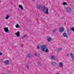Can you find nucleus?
<instances>
[{
	"label": "nucleus",
	"mask_w": 74,
	"mask_h": 74,
	"mask_svg": "<svg viewBox=\"0 0 74 74\" xmlns=\"http://www.w3.org/2000/svg\"><path fill=\"white\" fill-rule=\"evenodd\" d=\"M37 48L38 49H40V45H38L37 46Z\"/></svg>",
	"instance_id": "obj_26"
},
{
	"label": "nucleus",
	"mask_w": 74,
	"mask_h": 74,
	"mask_svg": "<svg viewBox=\"0 0 74 74\" xmlns=\"http://www.w3.org/2000/svg\"><path fill=\"white\" fill-rule=\"evenodd\" d=\"M36 8L38 10H39L40 11H42V9H43V8H42V7H41V5H37L36 7Z\"/></svg>",
	"instance_id": "obj_3"
},
{
	"label": "nucleus",
	"mask_w": 74,
	"mask_h": 74,
	"mask_svg": "<svg viewBox=\"0 0 74 74\" xmlns=\"http://www.w3.org/2000/svg\"><path fill=\"white\" fill-rule=\"evenodd\" d=\"M64 18V16H62V18H61V19H62V18Z\"/></svg>",
	"instance_id": "obj_32"
},
{
	"label": "nucleus",
	"mask_w": 74,
	"mask_h": 74,
	"mask_svg": "<svg viewBox=\"0 0 74 74\" xmlns=\"http://www.w3.org/2000/svg\"><path fill=\"white\" fill-rule=\"evenodd\" d=\"M71 30L74 32V28H71L70 29Z\"/></svg>",
	"instance_id": "obj_23"
},
{
	"label": "nucleus",
	"mask_w": 74,
	"mask_h": 74,
	"mask_svg": "<svg viewBox=\"0 0 74 74\" xmlns=\"http://www.w3.org/2000/svg\"><path fill=\"white\" fill-rule=\"evenodd\" d=\"M25 67H26L28 69H29V66L27 64H26V66H25Z\"/></svg>",
	"instance_id": "obj_25"
},
{
	"label": "nucleus",
	"mask_w": 74,
	"mask_h": 74,
	"mask_svg": "<svg viewBox=\"0 0 74 74\" xmlns=\"http://www.w3.org/2000/svg\"><path fill=\"white\" fill-rule=\"evenodd\" d=\"M2 55H3V53L0 52V56Z\"/></svg>",
	"instance_id": "obj_28"
},
{
	"label": "nucleus",
	"mask_w": 74,
	"mask_h": 74,
	"mask_svg": "<svg viewBox=\"0 0 74 74\" xmlns=\"http://www.w3.org/2000/svg\"><path fill=\"white\" fill-rule=\"evenodd\" d=\"M59 64L60 66V67H63V64H62V63L61 62H60L59 63Z\"/></svg>",
	"instance_id": "obj_14"
},
{
	"label": "nucleus",
	"mask_w": 74,
	"mask_h": 74,
	"mask_svg": "<svg viewBox=\"0 0 74 74\" xmlns=\"http://www.w3.org/2000/svg\"><path fill=\"white\" fill-rule=\"evenodd\" d=\"M61 28H63V27H61Z\"/></svg>",
	"instance_id": "obj_35"
},
{
	"label": "nucleus",
	"mask_w": 74,
	"mask_h": 74,
	"mask_svg": "<svg viewBox=\"0 0 74 74\" xmlns=\"http://www.w3.org/2000/svg\"><path fill=\"white\" fill-rule=\"evenodd\" d=\"M70 56H71V58H72V59L73 60H74V55H73V53H70Z\"/></svg>",
	"instance_id": "obj_11"
},
{
	"label": "nucleus",
	"mask_w": 74,
	"mask_h": 74,
	"mask_svg": "<svg viewBox=\"0 0 74 74\" xmlns=\"http://www.w3.org/2000/svg\"><path fill=\"white\" fill-rule=\"evenodd\" d=\"M27 36V35L25 34L23 36L22 38V39H23V38H25V37H26V36Z\"/></svg>",
	"instance_id": "obj_22"
},
{
	"label": "nucleus",
	"mask_w": 74,
	"mask_h": 74,
	"mask_svg": "<svg viewBox=\"0 0 74 74\" xmlns=\"http://www.w3.org/2000/svg\"><path fill=\"white\" fill-rule=\"evenodd\" d=\"M4 28H8V27H4Z\"/></svg>",
	"instance_id": "obj_34"
},
{
	"label": "nucleus",
	"mask_w": 74,
	"mask_h": 74,
	"mask_svg": "<svg viewBox=\"0 0 74 74\" xmlns=\"http://www.w3.org/2000/svg\"><path fill=\"white\" fill-rule=\"evenodd\" d=\"M57 74H60V73H57Z\"/></svg>",
	"instance_id": "obj_33"
},
{
	"label": "nucleus",
	"mask_w": 74,
	"mask_h": 74,
	"mask_svg": "<svg viewBox=\"0 0 74 74\" xmlns=\"http://www.w3.org/2000/svg\"><path fill=\"white\" fill-rule=\"evenodd\" d=\"M62 4L63 5H67V3L64 2L62 3Z\"/></svg>",
	"instance_id": "obj_20"
},
{
	"label": "nucleus",
	"mask_w": 74,
	"mask_h": 74,
	"mask_svg": "<svg viewBox=\"0 0 74 74\" xmlns=\"http://www.w3.org/2000/svg\"><path fill=\"white\" fill-rule=\"evenodd\" d=\"M51 64L53 66H55L56 64V62H52Z\"/></svg>",
	"instance_id": "obj_18"
},
{
	"label": "nucleus",
	"mask_w": 74,
	"mask_h": 74,
	"mask_svg": "<svg viewBox=\"0 0 74 74\" xmlns=\"http://www.w3.org/2000/svg\"><path fill=\"white\" fill-rule=\"evenodd\" d=\"M34 55H35V56H37V55L36 53L34 54Z\"/></svg>",
	"instance_id": "obj_29"
},
{
	"label": "nucleus",
	"mask_w": 74,
	"mask_h": 74,
	"mask_svg": "<svg viewBox=\"0 0 74 74\" xmlns=\"http://www.w3.org/2000/svg\"><path fill=\"white\" fill-rule=\"evenodd\" d=\"M67 33H68L69 34H71V33L70 32V30L69 29H68L67 30Z\"/></svg>",
	"instance_id": "obj_17"
},
{
	"label": "nucleus",
	"mask_w": 74,
	"mask_h": 74,
	"mask_svg": "<svg viewBox=\"0 0 74 74\" xmlns=\"http://www.w3.org/2000/svg\"><path fill=\"white\" fill-rule=\"evenodd\" d=\"M9 16H7L6 17H5V19H8V18H9Z\"/></svg>",
	"instance_id": "obj_24"
},
{
	"label": "nucleus",
	"mask_w": 74,
	"mask_h": 74,
	"mask_svg": "<svg viewBox=\"0 0 74 74\" xmlns=\"http://www.w3.org/2000/svg\"><path fill=\"white\" fill-rule=\"evenodd\" d=\"M3 62L5 65H6V64H10V62L8 60H6L4 61H3Z\"/></svg>",
	"instance_id": "obj_4"
},
{
	"label": "nucleus",
	"mask_w": 74,
	"mask_h": 74,
	"mask_svg": "<svg viewBox=\"0 0 74 74\" xmlns=\"http://www.w3.org/2000/svg\"><path fill=\"white\" fill-rule=\"evenodd\" d=\"M62 48H60L59 49H58V50H57V51H58V52H60V51H61V50H62Z\"/></svg>",
	"instance_id": "obj_19"
},
{
	"label": "nucleus",
	"mask_w": 74,
	"mask_h": 74,
	"mask_svg": "<svg viewBox=\"0 0 74 74\" xmlns=\"http://www.w3.org/2000/svg\"><path fill=\"white\" fill-rule=\"evenodd\" d=\"M40 63H41V62H37V64H38V65H39V64H40Z\"/></svg>",
	"instance_id": "obj_27"
},
{
	"label": "nucleus",
	"mask_w": 74,
	"mask_h": 74,
	"mask_svg": "<svg viewBox=\"0 0 74 74\" xmlns=\"http://www.w3.org/2000/svg\"><path fill=\"white\" fill-rule=\"evenodd\" d=\"M4 30H5V32L6 33H7L9 32V30H8V28H4Z\"/></svg>",
	"instance_id": "obj_12"
},
{
	"label": "nucleus",
	"mask_w": 74,
	"mask_h": 74,
	"mask_svg": "<svg viewBox=\"0 0 74 74\" xmlns=\"http://www.w3.org/2000/svg\"><path fill=\"white\" fill-rule=\"evenodd\" d=\"M15 26L16 28H20L21 27L18 24H16Z\"/></svg>",
	"instance_id": "obj_15"
},
{
	"label": "nucleus",
	"mask_w": 74,
	"mask_h": 74,
	"mask_svg": "<svg viewBox=\"0 0 74 74\" xmlns=\"http://www.w3.org/2000/svg\"><path fill=\"white\" fill-rule=\"evenodd\" d=\"M20 32H17V33H15V34L16 36H17V37H19L20 36Z\"/></svg>",
	"instance_id": "obj_9"
},
{
	"label": "nucleus",
	"mask_w": 74,
	"mask_h": 74,
	"mask_svg": "<svg viewBox=\"0 0 74 74\" xmlns=\"http://www.w3.org/2000/svg\"><path fill=\"white\" fill-rule=\"evenodd\" d=\"M42 11H44L45 14H46L47 15L48 14V8L43 6L42 7Z\"/></svg>",
	"instance_id": "obj_2"
},
{
	"label": "nucleus",
	"mask_w": 74,
	"mask_h": 74,
	"mask_svg": "<svg viewBox=\"0 0 74 74\" xmlns=\"http://www.w3.org/2000/svg\"><path fill=\"white\" fill-rule=\"evenodd\" d=\"M33 0V1H35V0Z\"/></svg>",
	"instance_id": "obj_37"
},
{
	"label": "nucleus",
	"mask_w": 74,
	"mask_h": 74,
	"mask_svg": "<svg viewBox=\"0 0 74 74\" xmlns=\"http://www.w3.org/2000/svg\"><path fill=\"white\" fill-rule=\"evenodd\" d=\"M64 30V28H61L59 30V32L60 33H62L63 32V31Z\"/></svg>",
	"instance_id": "obj_6"
},
{
	"label": "nucleus",
	"mask_w": 74,
	"mask_h": 74,
	"mask_svg": "<svg viewBox=\"0 0 74 74\" xmlns=\"http://www.w3.org/2000/svg\"><path fill=\"white\" fill-rule=\"evenodd\" d=\"M69 56V54H68L66 55V56Z\"/></svg>",
	"instance_id": "obj_30"
},
{
	"label": "nucleus",
	"mask_w": 74,
	"mask_h": 74,
	"mask_svg": "<svg viewBox=\"0 0 74 74\" xmlns=\"http://www.w3.org/2000/svg\"><path fill=\"white\" fill-rule=\"evenodd\" d=\"M51 40H52V38H51V37L48 38L47 39V40L48 41V42H49L51 41Z\"/></svg>",
	"instance_id": "obj_13"
},
{
	"label": "nucleus",
	"mask_w": 74,
	"mask_h": 74,
	"mask_svg": "<svg viewBox=\"0 0 74 74\" xmlns=\"http://www.w3.org/2000/svg\"><path fill=\"white\" fill-rule=\"evenodd\" d=\"M33 54L31 55L30 54H27V58H28L30 59V58H32V57H33Z\"/></svg>",
	"instance_id": "obj_5"
},
{
	"label": "nucleus",
	"mask_w": 74,
	"mask_h": 74,
	"mask_svg": "<svg viewBox=\"0 0 74 74\" xmlns=\"http://www.w3.org/2000/svg\"><path fill=\"white\" fill-rule=\"evenodd\" d=\"M39 55H40V54H39Z\"/></svg>",
	"instance_id": "obj_38"
},
{
	"label": "nucleus",
	"mask_w": 74,
	"mask_h": 74,
	"mask_svg": "<svg viewBox=\"0 0 74 74\" xmlns=\"http://www.w3.org/2000/svg\"><path fill=\"white\" fill-rule=\"evenodd\" d=\"M70 11H71V9L70 8H68L66 9V12H70Z\"/></svg>",
	"instance_id": "obj_7"
},
{
	"label": "nucleus",
	"mask_w": 74,
	"mask_h": 74,
	"mask_svg": "<svg viewBox=\"0 0 74 74\" xmlns=\"http://www.w3.org/2000/svg\"><path fill=\"white\" fill-rule=\"evenodd\" d=\"M39 66H41V64H39Z\"/></svg>",
	"instance_id": "obj_31"
},
{
	"label": "nucleus",
	"mask_w": 74,
	"mask_h": 74,
	"mask_svg": "<svg viewBox=\"0 0 74 74\" xmlns=\"http://www.w3.org/2000/svg\"><path fill=\"white\" fill-rule=\"evenodd\" d=\"M40 48L41 51H42L43 52L44 51H45V49H46V50L45 52H48V49L47 48V47L45 46V45H41L40 46Z\"/></svg>",
	"instance_id": "obj_1"
},
{
	"label": "nucleus",
	"mask_w": 74,
	"mask_h": 74,
	"mask_svg": "<svg viewBox=\"0 0 74 74\" xmlns=\"http://www.w3.org/2000/svg\"><path fill=\"white\" fill-rule=\"evenodd\" d=\"M19 7L21 8L22 10H23V7H22V6L21 5H19Z\"/></svg>",
	"instance_id": "obj_16"
},
{
	"label": "nucleus",
	"mask_w": 74,
	"mask_h": 74,
	"mask_svg": "<svg viewBox=\"0 0 74 74\" xmlns=\"http://www.w3.org/2000/svg\"><path fill=\"white\" fill-rule=\"evenodd\" d=\"M62 36L64 37H66L67 38L68 36L67 35V34L66 33H64L62 34Z\"/></svg>",
	"instance_id": "obj_8"
},
{
	"label": "nucleus",
	"mask_w": 74,
	"mask_h": 74,
	"mask_svg": "<svg viewBox=\"0 0 74 74\" xmlns=\"http://www.w3.org/2000/svg\"><path fill=\"white\" fill-rule=\"evenodd\" d=\"M71 28H74V27H71Z\"/></svg>",
	"instance_id": "obj_36"
},
{
	"label": "nucleus",
	"mask_w": 74,
	"mask_h": 74,
	"mask_svg": "<svg viewBox=\"0 0 74 74\" xmlns=\"http://www.w3.org/2000/svg\"><path fill=\"white\" fill-rule=\"evenodd\" d=\"M57 30V29H53V33H55L56 31Z\"/></svg>",
	"instance_id": "obj_21"
},
{
	"label": "nucleus",
	"mask_w": 74,
	"mask_h": 74,
	"mask_svg": "<svg viewBox=\"0 0 74 74\" xmlns=\"http://www.w3.org/2000/svg\"><path fill=\"white\" fill-rule=\"evenodd\" d=\"M51 59V60H55L56 58H55V57H54V56H50Z\"/></svg>",
	"instance_id": "obj_10"
}]
</instances>
